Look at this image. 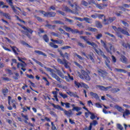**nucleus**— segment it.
Listing matches in <instances>:
<instances>
[{
  "mask_svg": "<svg viewBox=\"0 0 130 130\" xmlns=\"http://www.w3.org/2000/svg\"><path fill=\"white\" fill-rule=\"evenodd\" d=\"M51 105L55 108V109H58V110H60L61 111H63L64 114L65 115H67V116H68V117H71L72 115H73V111L72 110H69V111H67L62 107H61L59 105H55L54 104H51Z\"/></svg>",
  "mask_w": 130,
  "mask_h": 130,
  "instance_id": "obj_1",
  "label": "nucleus"
},
{
  "mask_svg": "<svg viewBox=\"0 0 130 130\" xmlns=\"http://www.w3.org/2000/svg\"><path fill=\"white\" fill-rule=\"evenodd\" d=\"M44 68L45 69H46L47 72H50V74L52 78L55 79V80H56L58 82H59L60 83L61 82V79H60L59 77L57 76V75L56 74L55 71L51 69V68H46V67H45Z\"/></svg>",
  "mask_w": 130,
  "mask_h": 130,
  "instance_id": "obj_2",
  "label": "nucleus"
},
{
  "mask_svg": "<svg viewBox=\"0 0 130 130\" xmlns=\"http://www.w3.org/2000/svg\"><path fill=\"white\" fill-rule=\"evenodd\" d=\"M44 68L45 69H46L47 72H50V74L52 78L55 79V80H56L58 82H59L60 83L61 82V79H60L59 77L57 76V75L56 74L55 71L51 69V68H46V67H45Z\"/></svg>",
  "mask_w": 130,
  "mask_h": 130,
  "instance_id": "obj_3",
  "label": "nucleus"
},
{
  "mask_svg": "<svg viewBox=\"0 0 130 130\" xmlns=\"http://www.w3.org/2000/svg\"><path fill=\"white\" fill-rule=\"evenodd\" d=\"M81 74L82 75L78 72V76L82 80H84V79H85L86 81H90L91 80V77H90L89 74H88V73L86 72L85 71L82 70Z\"/></svg>",
  "mask_w": 130,
  "mask_h": 130,
  "instance_id": "obj_4",
  "label": "nucleus"
},
{
  "mask_svg": "<svg viewBox=\"0 0 130 130\" xmlns=\"http://www.w3.org/2000/svg\"><path fill=\"white\" fill-rule=\"evenodd\" d=\"M40 13L41 14H42L44 16V17H48L49 18H52L56 15V13L55 12H46L43 11H40Z\"/></svg>",
  "mask_w": 130,
  "mask_h": 130,
  "instance_id": "obj_5",
  "label": "nucleus"
},
{
  "mask_svg": "<svg viewBox=\"0 0 130 130\" xmlns=\"http://www.w3.org/2000/svg\"><path fill=\"white\" fill-rule=\"evenodd\" d=\"M74 84L76 87L80 88V87H84V88H89L87 85L85 84V83L83 82H78L77 81L74 82Z\"/></svg>",
  "mask_w": 130,
  "mask_h": 130,
  "instance_id": "obj_6",
  "label": "nucleus"
},
{
  "mask_svg": "<svg viewBox=\"0 0 130 130\" xmlns=\"http://www.w3.org/2000/svg\"><path fill=\"white\" fill-rule=\"evenodd\" d=\"M99 75L102 77V78H105V77H106L107 75H108V73L107 72L105 71V70H98Z\"/></svg>",
  "mask_w": 130,
  "mask_h": 130,
  "instance_id": "obj_7",
  "label": "nucleus"
},
{
  "mask_svg": "<svg viewBox=\"0 0 130 130\" xmlns=\"http://www.w3.org/2000/svg\"><path fill=\"white\" fill-rule=\"evenodd\" d=\"M94 51H95V52H96L98 54H99V55H101V56H102L103 58H104V57H106V55L104 54V52H103V51H102L101 49L98 50H97V49L94 48Z\"/></svg>",
  "mask_w": 130,
  "mask_h": 130,
  "instance_id": "obj_8",
  "label": "nucleus"
},
{
  "mask_svg": "<svg viewBox=\"0 0 130 130\" xmlns=\"http://www.w3.org/2000/svg\"><path fill=\"white\" fill-rule=\"evenodd\" d=\"M11 48H12L14 54L17 56L19 55V53L20 52V50H19L17 47L15 46H11Z\"/></svg>",
  "mask_w": 130,
  "mask_h": 130,
  "instance_id": "obj_9",
  "label": "nucleus"
},
{
  "mask_svg": "<svg viewBox=\"0 0 130 130\" xmlns=\"http://www.w3.org/2000/svg\"><path fill=\"white\" fill-rule=\"evenodd\" d=\"M90 96H91V97H92V98H94L96 100H99L100 101H101V100H100V98H99V96L97 93H94L93 92H90Z\"/></svg>",
  "mask_w": 130,
  "mask_h": 130,
  "instance_id": "obj_10",
  "label": "nucleus"
},
{
  "mask_svg": "<svg viewBox=\"0 0 130 130\" xmlns=\"http://www.w3.org/2000/svg\"><path fill=\"white\" fill-rule=\"evenodd\" d=\"M101 43L103 45V47H104V48L106 49V51H107V52L111 53L110 50H109V49L108 48V47H107V46L106 45V43H105V42H104L103 40H101Z\"/></svg>",
  "mask_w": 130,
  "mask_h": 130,
  "instance_id": "obj_11",
  "label": "nucleus"
},
{
  "mask_svg": "<svg viewBox=\"0 0 130 130\" xmlns=\"http://www.w3.org/2000/svg\"><path fill=\"white\" fill-rule=\"evenodd\" d=\"M120 60L121 61V62H123V63H126V62H127V58H126V57L123 55H121Z\"/></svg>",
  "mask_w": 130,
  "mask_h": 130,
  "instance_id": "obj_12",
  "label": "nucleus"
},
{
  "mask_svg": "<svg viewBox=\"0 0 130 130\" xmlns=\"http://www.w3.org/2000/svg\"><path fill=\"white\" fill-rule=\"evenodd\" d=\"M104 58L105 59V64L107 66V68L109 69H110V66H109V63H110V60H109V58L107 57V56H106V57H104Z\"/></svg>",
  "mask_w": 130,
  "mask_h": 130,
  "instance_id": "obj_13",
  "label": "nucleus"
},
{
  "mask_svg": "<svg viewBox=\"0 0 130 130\" xmlns=\"http://www.w3.org/2000/svg\"><path fill=\"white\" fill-rule=\"evenodd\" d=\"M51 41L52 42H55L56 44H63V41L62 40H55L51 39Z\"/></svg>",
  "mask_w": 130,
  "mask_h": 130,
  "instance_id": "obj_14",
  "label": "nucleus"
},
{
  "mask_svg": "<svg viewBox=\"0 0 130 130\" xmlns=\"http://www.w3.org/2000/svg\"><path fill=\"white\" fill-rule=\"evenodd\" d=\"M61 106H64L66 108H71V104L69 103H63L62 102H60Z\"/></svg>",
  "mask_w": 130,
  "mask_h": 130,
  "instance_id": "obj_15",
  "label": "nucleus"
},
{
  "mask_svg": "<svg viewBox=\"0 0 130 130\" xmlns=\"http://www.w3.org/2000/svg\"><path fill=\"white\" fill-rule=\"evenodd\" d=\"M86 42V43H87V44H88V45H91V46H92V47H94V48H96L98 47V45H97V44H96L94 42L91 43V42L88 41V40Z\"/></svg>",
  "mask_w": 130,
  "mask_h": 130,
  "instance_id": "obj_16",
  "label": "nucleus"
},
{
  "mask_svg": "<svg viewBox=\"0 0 130 130\" xmlns=\"http://www.w3.org/2000/svg\"><path fill=\"white\" fill-rule=\"evenodd\" d=\"M67 94H68V95H69V96H71V97H75V98H79V96H78V95H77V93H74V92H72L71 91L69 92H67Z\"/></svg>",
  "mask_w": 130,
  "mask_h": 130,
  "instance_id": "obj_17",
  "label": "nucleus"
},
{
  "mask_svg": "<svg viewBox=\"0 0 130 130\" xmlns=\"http://www.w3.org/2000/svg\"><path fill=\"white\" fill-rule=\"evenodd\" d=\"M120 31L121 33H122V34H123L124 35H126V36H130L129 33H128V31H126V30L123 28H121L120 29Z\"/></svg>",
  "mask_w": 130,
  "mask_h": 130,
  "instance_id": "obj_18",
  "label": "nucleus"
},
{
  "mask_svg": "<svg viewBox=\"0 0 130 130\" xmlns=\"http://www.w3.org/2000/svg\"><path fill=\"white\" fill-rule=\"evenodd\" d=\"M115 108H116V109H117V110L119 112H121L122 113L124 111V110L122 109V108L117 105H115Z\"/></svg>",
  "mask_w": 130,
  "mask_h": 130,
  "instance_id": "obj_19",
  "label": "nucleus"
},
{
  "mask_svg": "<svg viewBox=\"0 0 130 130\" xmlns=\"http://www.w3.org/2000/svg\"><path fill=\"white\" fill-rule=\"evenodd\" d=\"M35 52L37 54H39V55H43V56H47V55H46V54H45V53L41 51L35 50Z\"/></svg>",
  "mask_w": 130,
  "mask_h": 130,
  "instance_id": "obj_20",
  "label": "nucleus"
},
{
  "mask_svg": "<svg viewBox=\"0 0 130 130\" xmlns=\"http://www.w3.org/2000/svg\"><path fill=\"white\" fill-rule=\"evenodd\" d=\"M115 71L118 72V73H124V74H126V73H127V71L121 69L115 68Z\"/></svg>",
  "mask_w": 130,
  "mask_h": 130,
  "instance_id": "obj_21",
  "label": "nucleus"
},
{
  "mask_svg": "<svg viewBox=\"0 0 130 130\" xmlns=\"http://www.w3.org/2000/svg\"><path fill=\"white\" fill-rule=\"evenodd\" d=\"M51 35H52L53 36H55V37H58L59 38V39H62V36H61V35H59V34L57 33L52 32H51Z\"/></svg>",
  "mask_w": 130,
  "mask_h": 130,
  "instance_id": "obj_22",
  "label": "nucleus"
},
{
  "mask_svg": "<svg viewBox=\"0 0 130 130\" xmlns=\"http://www.w3.org/2000/svg\"><path fill=\"white\" fill-rule=\"evenodd\" d=\"M123 113V117L125 118V116H127V115H129V110L126 109L125 111H124Z\"/></svg>",
  "mask_w": 130,
  "mask_h": 130,
  "instance_id": "obj_23",
  "label": "nucleus"
},
{
  "mask_svg": "<svg viewBox=\"0 0 130 130\" xmlns=\"http://www.w3.org/2000/svg\"><path fill=\"white\" fill-rule=\"evenodd\" d=\"M52 24H58L59 25H64V23L59 20H54L51 21Z\"/></svg>",
  "mask_w": 130,
  "mask_h": 130,
  "instance_id": "obj_24",
  "label": "nucleus"
},
{
  "mask_svg": "<svg viewBox=\"0 0 130 130\" xmlns=\"http://www.w3.org/2000/svg\"><path fill=\"white\" fill-rule=\"evenodd\" d=\"M63 9L64 10V11H66V12H68L69 13H72V14H74V11H72V10L70 9V8H69V7H68L67 6H64L63 7Z\"/></svg>",
  "mask_w": 130,
  "mask_h": 130,
  "instance_id": "obj_25",
  "label": "nucleus"
},
{
  "mask_svg": "<svg viewBox=\"0 0 130 130\" xmlns=\"http://www.w3.org/2000/svg\"><path fill=\"white\" fill-rule=\"evenodd\" d=\"M84 20L86 23H88V24H92V23H93V22L92 21V19L89 18L84 17Z\"/></svg>",
  "mask_w": 130,
  "mask_h": 130,
  "instance_id": "obj_26",
  "label": "nucleus"
},
{
  "mask_svg": "<svg viewBox=\"0 0 130 130\" xmlns=\"http://www.w3.org/2000/svg\"><path fill=\"white\" fill-rule=\"evenodd\" d=\"M23 29H24V30H25V31H27V32H28V33H30V34H32L33 33V30L29 28H27L25 26H23L22 27Z\"/></svg>",
  "mask_w": 130,
  "mask_h": 130,
  "instance_id": "obj_27",
  "label": "nucleus"
},
{
  "mask_svg": "<svg viewBox=\"0 0 130 130\" xmlns=\"http://www.w3.org/2000/svg\"><path fill=\"white\" fill-rule=\"evenodd\" d=\"M64 60H67L66 59H63V60H62L60 58H58L57 59V62H58V63H60V64H64Z\"/></svg>",
  "mask_w": 130,
  "mask_h": 130,
  "instance_id": "obj_28",
  "label": "nucleus"
},
{
  "mask_svg": "<svg viewBox=\"0 0 130 130\" xmlns=\"http://www.w3.org/2000/svg\"><path fill=\"white\" fill-rule=\"evenodd\" d=\"M95 26L97 27V28H102L103 26L101 24V22H100L99 21H95Z\"/></svg>",
  "mask_w": 130,
  "mask_h": 130,
  "instance_id": "obj_29",
  "label": "nucleus"
},
{
  "mask_svg": "<svg viewBox=\"0 0 130 130\" xmlns=\"http://www.w3.org/2000/svg\"><path fill=\"white\" fill-rule=\"evenodd\" d=\"M49 45L53 48H58V46L57 45L54 44L53 42L49 43Z\"/></svg>",
  "mask_w": 130,
  "mask_h": 130,
  "instance_id": "obj_30",
  "label": "nucleus"
},
{
  "mask_svg": "<svg viewBox=\"0 0 130 130\" xmlns=\"http://www.w3.org/2000/svg\"><path fill=\"white\" fill-rule=\"evenodd\" d=\"M95 7L96 8H98V9H99V10H103V4H95Z\"/></svg>",
  "mask_w": 130,
  "mask_h": 130,
  "instance_id": "obj_31",
  "label": "nucleus"
},
{
  "mask_svg": "<svg viewBox=\"0 0 130 130\" xmlns=\"http://www.w3.org/2000/svg\"><path fill=\"white\" fill-rule=\"evenodd\" d=\"M57 75H58V76H59V77H60L62 79H64V75H63V74H62V73H61L60 71L57 70Z\"/></svg>",
  "mask_w": 130,
  "mask_h": 130,
  "instance_id": "obj_32",
  "label": "nucleus"
},
{
  "mask_svg": "<svg viewBox=\"0 0 130 130\" xmlns=\"http://www.w3.org/2000/svg\"><path fill=\"white\" fill-rule=\"evenodd\" d=\"M105 35H108V36H110V37H112V38H114V39H115V40H116V38L115 37V36H114V35L110 34V32H105Z\"/></svg>",
  "mask_w": 130,
  "mask_h": 130,
  "instance_id": "obj_33",
  "label": "nucleus"
},
{
  "mask_svg": "<svg viewBox=\"0 0 130 130\" xmlns=\"http://www.w3.org/2000/svg\"><path fill=\"white\" fill-rule=\"evenodd\" d=\"M2 93L4 96L7 95V93H9V89L8 88H4L2 89Z\"/></svg>",
  "mask_w": 130,
  "mask_h": 130,
  "instance_id": "obj_34",
  "label": "nucleus"
},
{
  "mask_svg": "<svg viewBox=\"0 0 130 130\" xmlns=\"http://www.w3.org/2000/svg\"><path fill=\"white\" fill-rule=\"evenodd\" d=\"M32 60H34V61L36 62V63L39 64V66H40V67H43V64H42V63H41V62H40L34 58H32Z\"/></svg>",
  "mask_w": 130,
  "mask_h": 130,
  "instance_id": "obj_35",
  "label": "nucleus"
},
{
  "mask_svg": "<svg viewBox=\"0 0 130 130\" xmlns=\"http://www.w3.org/2000/svg\"><path fill=\"white\" fill-rule=\"evenodd\" d=\"M63 29H64V30H66V31H67V32H70V31H71L72 32V28L71 27H69L68 26H67V25H64L63 27Z\"/></svg>",
  "mask_w": 130,
  "mask_h": 130,
  "instance_id": "obj_36",
  "label": "nucleus"
},
{
  "mask_svg": "<svg viewBox=\"0 0 130 130\" xmlns=\"http://www.w3.org/2000/svg\"><path fill=\"white\" fill-rule=\"evenodd\" d=\"M98 124V122L96 120H93L90 123V125L92 126V125H97Z\"/></svg>",
  "mask_w": 130,
  "mask_h": 130,
  "instance_id": "obj_37",
  "label": "nucleus"
},
{
  "mask_svg": "<svg viewBox=\"0 0 130 130\" xmlns=\"http://www.w3.org/2000/svg\"><path fill=\"white\" fill-rule=\"evenodd\" d=\"M62 57L64 58L66 57V58L69 60V59H70V54L68 53V52H65L64 54H63V56H62Z\"/></svg>",
  "mask_w": 130,
  "mask_h": 130,
  "instance_id": "obj_38",
  "label": "nucleus"
},
{
  "mask_svg": "<svg viewBox=\"0 0 130 130\" xmlns=\"http://www.w3.org/2000/svg\"><path fill=\"white\" fill-rule=\"evenodd\" d=\"M111 91L112 93H117L120 91V89L119 88H112Z\"/></svg>",
  "mask_w": 130,
  "mask_h": 130,
  "instance_id": "obj_39",
  "label": "nucleus"
},
{
  "mask_svg": "<svg viewBox=\"0 0 130 130\" xmlns=\"http://www.w3.org/2000/svg\"><path fill=\"white\" fill-rule=\"evenodd\" d=\"M43 39L45 42H49V39L48 38V37H47V35H45L43 36Z\"/></svg>",
  "mask_w": 130,
  "mask_h": 130,
  "instance_id": "obj_40",
  "label": "nucleus"
},
{
  "mask_svg": "<svg viewBox=\"0 0 130 130\" xmlns=\"http://www.w3.org/2000/svg\"><path fill=\"white\" fill-rule=\"evenodd\" d=\"M81 5L84 7H88L89 3L85 1H81Z\"/></svg>",
  "mask_w": 130,
  "mask_h": 130,
  "instance_id": "obj_41",
  "label": "nucleus"
},
{
  "mask_svg": "<svg viewBox=\"0 0 130 130\" xmlns=\"http://www.w3.org/2000/svg\"><path fill=\"white\" fill-rule=\"evenodd\" d=\"M34 17H35V19H37V20H38V21H39V22H43V19L41 18V17H40L39 16H37V15H35Z\"/></svg>",
  "mask_w": 130,
  "mask_h": 130,
  "instance_id": "obj_42",
  "label": "nucleus"
},
{
  "mask_svg": "<svg viewBox=\"0 0 130 130\" xmlns=\"http://www.w3.org/2000/svg\"><path fill=\"white\" fill-rule=\"evenodd\" d=\"M96 88H98V89H100V90H103V91H105V87L102 85H97Z\"/></svg>",
  "mask_w": 130,
  "mask_h": 130,
  "instance_id": "obj_43",
  "label": "nucleus"
},
{
  "mask_svg": "<svg viewBox=\"0 0 130 130\" xmlns=\"http://www.w3.org/2000/svg\"><path fill=\"white\" fill-rule=\"evenodd\" d=\"M70 48H72V47L70 46H64L63 47H62L61 48V49H62V50H66L67 49H69Z\"/></svg>",
  "mask_w": 130,
  "mask_h": 130,
  "instance_id": "obj_44",
  "label": "nucleus"
},
{
  "mask_svg": "<svg viewBox=\"0 0 130 130\" xmlns=\"http://www.w3.org/2000/svg\"><path fill=\"white\" fill-rule=\"evenodd\" d=\"M90 114V119H92V120H94V119H95V118H96V116H95V114H94V113H92V112H89Z\"/></svg>",
  "mask_w": 130,
  "mask_h": 130,
  "instance_id": "obj_45",
  "label": "nucleus"
},
{
  "mask_svg": "<svg viewBox=\"0 0 130 130\" xmlns=\"http://www.w3.org/2000/svg\"><path fill=\"white\" fill-rule=\"evenodd\" d=\"M121 23L125 27H129V24L126 21L122 20L121 21Z\"/></svg>",
  "mask_w": 130,
  "mask_h": 130,
  "instance_id": "obj_46",
  "label": "nucleus"
},
{
  "mask_svg": "<svg viewBox=\"0 0 130 130\" xmlns=\"http://www.w3.org/2000/svg\"><path fill=\"white\" fill-rule=\"evenodd\" d=\"M6 17V19H8L9 20H11V15H10L8 13H5L3 15Z\"/></svg>",
  "mask_w": 130,
  "mask_h": 130,
  "instance_id": "obj_47",
  "label": "nucleus"
},
{
  "mask_svg": "<svg viewBox=\"0 0 130 130\" xmlns=\"http://www.w3.org/2000/svg\"><path fill=\"white\" fill-rule=\"evenodd\" d=\"M74 55L75 56H77V57H78V58H79V59H80V60H84V58L82 57V56H81L80 55L77 53H75Z\"/></svg>",
  "mask_w": 130,
  "mask_h": 130,
  "instance_id": "obj_48",
  "label": "nucleus"
},
{
  "mask_svg": "<svg viewBox=\"0 0 130 130\" xmlns=\"http://www.w3.org/2000/svg\"><path fill=\"white\" fill-rule=\"evenodd\" d=\"M11 102L13 104L12 106L13 108L16 109L17 108V107L16 106V101L15 100H12Z\"/></svg>",
  "mask_w": 130,
  "mask_h": 130,
  "instance_id": "obj_49",
  "label": "nucleus"
},
{
  "mask_svg": "<svg viewBox=\"0 0 130 130\" xmlns=\"http://www.w3.org/2000/svg\"><path fill=\"white\" fill-rule=\"evenodd\" d=\"M86 57L88 59H90L92 62H95V61H94V58H93V57L91 55H88V56H86Z\"/></svg>",
  "mask_w": 130,
  "mask_h": 130,
  "instance_id": "obj_50",
  "label": "nucleus"
},
{
  "mask_svg": "<svg viewBox=\"0 0 130 130\" xmlns=\"http://www.w3.org/2000/svg\"><path fill=\"white\" fill-rule=\"evenodd\" d=\"M60 96H61L63 99H66V98H68V95L66 94H62L61 92H59Z\"/></svg>",
  "mask_w": 130,
  "mask_h": 130,
  "instance_id": "obj_51",
  "label": "nucleus"
},
{
  "mask_svg": "<svg viewBox=\"0 0 130 130\" xmlns=\"http://www.w3.org/2000/svg\"><path fill=\"white\" fill-rule=\"evenodd\" d=\"M57 14H59V15H62V16H66V14L64 13V12L60 11V10H57L56 11Z\"/></svg>",
  "mask_w": 130,
  "mask_h": 130,
  "instance_id": "obj_52",
  "label": "nucleus"
},
{
  "mask_svg": "<svg viewBox=\"0 0 130 130\" xmlns=\"http://www.w3.org/2000/svg\"><path fill=\"white\" fill-rule=\"evenodd\" d=\"M117 127L118 129L123 130V127L120 124H117Z\"/></svg>",
  "mask_w": 130,
  "mask_h": 130,
  "instance_id": "obj_53",
  "label": "nucleus"
},
{
  "mask_svg": "<svg viewBox=\"0 0 130 130\" xmlns=\"http://www.w3.org/2000/svg\"><path fill=\"white\" fill-rule=\"evenodd\" d=\"M11 9H12L13 12L15 13L17 15H19V12L17 10H16V8H15V6L11 7Z\"/></svg>",
  "mask_w": 130,
  "mask_h": 130,
  "instance_id": "obj_54",
  "label": "nucleus"
},
{
  "mask_svg": "<svg viewBox=\"0 0 130 130\" xmlns=\"http://www.w3.org/2000/svg\"><path fill=\"white\" fill-rule=\"evenodd\" d=\"M65 21H66V22H69L70 24H73V23H74L73 20L68 19V18H65Z\"/></svg>",
  "mask_w": 130,
  "mask_h": 130,
  "instance_id": "obj_55",
  "label": "nucleus"
},
{
  "mask_svg": "<svg viewBox=\"0 0 130 130\" xmlns=\"http://www.w3.org/2000/svg\"><path fill=\"white\" fill-rule=\"evenodd\" d=\"M115 20V17H109L108 19L109 23H112Z\"/></svg>",
  "mask_w": 130,
  "mask_h": 130,
  "instance_id": "obj_56",
  "label": "nucleus"
},
{
  "mask_svg": "<svg viewBox=\"0 0 130 130\" xmlns=\"http://www.w3.org/2000/svg\"><path fill=\"white\" fill-rule=\"evenodd\" d=\"M59 31L60 32L61 34H63L64 35V34H66V31H64V30H63L62 28H61V27H59L58 28Z\"/></svg>",
  "mask_w": 130,
  "mask_h": 130,
  "instance_id": "obj_57",
  "label": "nucleus"
},
{
  "mask_svg": "<svg viewBox=\"0 0 130 130\" xmlns=\"http://www.w3.org/2000/svg\"><path fill=\"white\" fill-rule=\"evenodd\" d=\"M7 3H8L9 5L12 7L13 5V0H6Z\"/></svg>",
  "mask_w": 130,
  "mask_h": 130,
  "instance_id": "obj_58",
  "label": "nucleus"
},
{
  "mask_svg": "<svg viewBox=\"0 0 130 130\" xmlns=\"http://www.w3.org/2000/svg\"><path fill=\"white\" fill-rule=\"evenodd\" d=\"M88 31H91V32H96V31H97V29L92 27H89Z\"/></svg>",
  "mask_w": 130,
  "mask_h": 130,
  "instance_id": "obj_59",
  "label": "nucleus"
},
{
  "mask_svg": "<svg viewBox=\"0 0 130 130\" xmlns=\"http://www.w3.org/2000/svg\"><path fill=\"white\" fill-rule=\"evenodd\" d=\"M103 23L105 25H108V24H109L108 20L107 21V20H106L105 17H104Z\"/></svg>",
  "mask_w": 130,
  "mask_h": 130,
  "instance_id": "obj_60",
  "label": "nucleus"
},
{
  "mask_svg": "<svg viewBox=\"0 0 130 130\" xmlns=\"http://www.w3.org/2000/svg\"><path fill=\"white\" fill-rule=\"evenodd\" d=\"M104 17H105V16L104 14H98V18L99 19H102V18L104 19Z\"/></svg>",
  "mask_w": 130,
  "mask_h": 130,
  "instance_id": "obj_61",
  "label": "nucleus"
},
{
  "mask_svg": "<svg viewBox=\"0 0 130 130\" xmlns=\"http://www.w3.org/2000/svg\"><path fill=\"white\" fill-rule=\"evenodd\" d=\"M74 110H76V111L79 112L80 110H82V108L79 107H74Z\"/></svg>",
  "mask_w": 130,
  "mask_h": 130,
  "instance_id": "obj_62",
  "label": "nucleus"
},
{
  "mask_svg": "<svg viewBox=\"0 0 130 130\" xmlns=\"http://www.w3.org/2000/svg\"><path fill=\"white\" fill-rule=\"evenodd\" d=\"M72 33H73V34H77V33L79 32V30L77 29H72L71 30Z\"/></svg>",
  "mask_w": 130,
  "mask_h": 130,
  "instance_id": "obj_63",
  "label": "nucleus"
},
{
  "mask_svg": "<svg viewBox=\"0 0 130 130\" xmlns=\"http://www.w3.org/2000/svg\"><path fill=\"white\" fill-rule=\"evenodd\" d=\"M102 34H98L96 36L95 38L98 39L99 40L100 38H102Z\"/></svg>",
  "mask_w": 130,
  "mask_h": 130,
  "instance_id": "obj_64",
  "label": "nucleus"
}]
</instances>
